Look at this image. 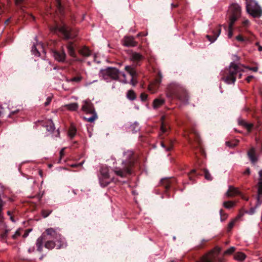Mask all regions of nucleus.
<instances>
[{"instance_id":"obj_1","label":"nucleus","mask_w":262,"mask_h":262,"mask_svg":"<svg viewBox=\"0 0 262 262\" xmlns=\"http://www.w3.org/2000/svg\"><path fill=\"white\" fill-rule=\"evenodd\" d=\"M48 239H54L57 242V249L64 248L67 245L64 242V238L61 234L57 233V232L52 228H48L42 234L37 240L36 247L37 250L41 252L43 248V242Z\"/></svg>"},{"instance_id":"obj_2","label":"nucleus","mask_w":262,"mask_h":262,"mask_svg":"<svg viewBox=\"0 0 262 262\" xmlns=\"http://www.w3.org/2000/svg\"><path fill=\"white\" fill-rule=\"evenodd\" d=\"M166 95L172 100H178L184 103H187L189 95L186 90L178 83H171L167 88Z\"/></svg>"},{"instance_id":"obj_3","label":"nucleus","mask_w":262,"mask_h":262,"mask_svg":"<svg viewBox=\"0 0 262 262\" xmlns=\"http://www.w3.org/2000/svg\"><path fill=\"white\" fill-rule=\"evenodd\" d=\"M126 159L122 162V167H116L113 170L115 174L121 178H125L132 173L133 168L135 163L134 152L127 151L124 153Z\"/></svg>"},{"instance_id":"obj_4","label":"nucleus","mask_w":262,"mask_h":262,"mask_svg":"<svg viewBox=\"0 0 262 262\" xmlns=\"http://www.w3.org/2000/svg\"><path fill=\"white\" fill-rule=\"evenodd\" d=\"M241 16V8L236 3H233L230 6L227 17L229 21V28L228 36L231 38L233 36V26L235 23Z\"/></svg>"},{"instance_id":"obj_5","label":"nucleus","mask_w":262,"mask_h":262,"mask_svg":"<svg viewBox=\"0 0 262 262\" xmlns=\"http://www.w3.org/2000/svg\"><path fill=\"white\" fill-rule=\"evenodd\" d=\"M241 68L234 63L231 62L229 68L223 72L222 79L227 84L234 83L236 80V75L242 71Z\"/></svg>"},{"instance_id":"obj_6","label":"nucleus","mask_w":262,"mask_h":262,"mask_svg":"<svg viewBox=\"0 0 262 262\" xmlns=\"http://www.w3.org/2000/svg\"><path fill=\"white\" fill-rule=\"evenodd\" d=\"M51 30L55 33H60L65 40L73 38L76 35L73 33L72 28L64 23L57 24L55 26L52 27Z\"/></svg>"},{"instance_id":"obj_7","label":"nucleus","mask_w":262,"mask_h":262,"mask_svg":"<svg viewBox=\"0 0 262 262\" xmlns=\"http://www.w3.org/2000/svg\"><path fill=\"white\" fill-rule=\"evenodd\" d=\"M246 11L253 17H260L262 15V9L254 0H246Z\"/></svg>"},{"instance_id":"obj_8","label":"nucleus","mask_w":262,"mask_h":262,"mask_svg":"<svg viewBox=\"0 0 262 262\" xmlns=\"http://www.w3.org/2000/svg\"><path fill=\"white\" fill-rule=\"evenodd\" d=\"M100 75L105 80H118L120 72L115 68L108 67L104 70H102L100 73Z\"/></svg>"},{"instance_id":"obj_9","label":"nucleus","mask_w":262,"mask_h":262,"mask_svg":"<svg viewBox=\"0 0 262 262\" xmlns=\"http://www.w3.org/2000/svg\"><path fill=\"white\" fill-rule=\"evenodd\" d=\"M191 133L194 136V141H193L189 138V143L193 151L196 154V150H199L201 155H204L205 151L202 147V142L198 133L194 129L192 128L191 129Z\"/></svg>"},{"instance_id":"obj_10","label":"nucleus","mask_w":262,"mask_h":262,"mask_svg":"<svg viewBox=\"0 0 262 262\" xmlns=\"http://www.w3.org/2000/svg\"><path fill=\"white\" fill-rule=\"evenodd\" d=\"M101 177L99 178V182L102 187L107 186L113 179H111L108 174V169L107 167H102L100 169Z\"/></svg>"},{"instance_id":"obj_11","label":"nucleus","mask_w":262,"mask_h":262,"mask_svg":"<svg viewBox=\"0 0 262 262\" xmlns=\"http://www.w3.org/2000/svg\"><path fill=\"white\" fill-rule=\"evenodd\" d=\"M162 78V75L161 73L159 72L155 80L150 82L148 85V90L151 93H155L157 92L161 83Z\"/></svg>"},{"instance_id":"obj_12","label":"nucleus","mask_w":262,"mask_h":262,"mask_svg":"<svg viewBox=\"0 0 262 262\" xmlns=\"http://www.w3.org/2000/svg\"><path fill=\"white\" fill-rule=\"evenodd\" d=\"M176 182V180L174 178H164L161 179L160 184L164 188L165 192L167 193L169 188L173 186Z\"/></svg>"},{"instance_id":"obj_13","label":"nucleus","mask_w":262,"mask_h":262,"mask_svg":"<svg viewBox=\"0 0 262 262\" xmlns=\"http://www.w3.org/2000/svg\"><path fill=\"white\" fill-rule=\"evenodd\" d=\"M259 178L257 184V205L262 203V169L258 172Z\"/></svg>"},{"instance_id":"obj_14","label":"nucleus","mask_w":262,"mask_h":262,"mask_svg":"<svg viewBox=\"0 0 262 262\" xmlns=\"http://www.w3.org/2000/svg\"><path fill=\"white\" fill-rule=\"evenodd\" d=\"M81 110L87 114L96 112L93 103L89 100H86L83 101Z\"/></svg>"},{"instance_id":"obj_15","label":"nucleus","mask_w":262,"mask_h":262,"mask_svg":"<svg viewBox=\"0 0 262 262\" xmlns=\"http://www.w3.org/2000/svg\"><path fill=\"white\" fill-rule=\"evenodd\" d=\"M125 70L132 76L130 83L133 86H135L137 83V81L136 80V77L137 76L136 70L134 68L129 66H125Z\"/></svg>"},{"instance_id":"obj_16","label":"nucleus","mask_w":262,"mask_h":262,"mask_svg":"<svg viewBox=\"0 0 262 262\" xmlns=\"http://www.w3.org/2000/svg\"><path fill=\"white\" fill-rule=\"evenodd\" d=\"M53 56L57 61L60 62H64L66 61L67 56L65 51L63 50L54 51L53 52Z\"/></svg>"},{"instance_id":"obj_17","label":"nucleus","mask_w":262,"mask_h":262,"mask_svg":"<svg viewBox=\"0 0 262 262\" xmlns=\"http://www.w3.org/2000/svg\"><path fill=\"white\" fill-rule=\"evenodd\" d=\"M67 48L68 49V53L70 55V56L74 58L75 60L77 61L81 62L82 61L81 59L77 57V55L75 53V48L73 42L69 41L68 43Z\"/></svg>"},{"instance_id":"obj_18","label":"nucleus","mask_w":262,"mask_h":262,"mask_svg":"<svg viewBox=\"0 0 262 262\" xmlns=\"http://www.w3.org/2000/svg\"><path fill=\"white\" fill-rule=\"evenodd\" d=\"M221 26H220L215 30H212V35H207L206 38L208 39L209 41H210L211 42H213L214 41H215L217 39V38L219 36L221 32Z\"/></svg>"},{"instance_id":"obj_19","label":"nucleus","mask_w":262,"mask_h":262,"mask_svg":"<svg viewBox=\"0 0 262 262\" xmlns=\"http://www.w3.org/2000/svg\"><path fill=\"white\" fill-rule=\"evenodd\" d=\"M173 143L174 141L171 138H167L161 141V145L167 151H169L172 148Z\"/></svg>"},{"instance_id":"obj_20","label":"nucleus","mask_w":262,"mask_h":262,"mask_svg":"<svg viewBox=\"0 0 262 262\" xmlns=\"http://www.w3.org/2000/svg\"><path fill=\"white\" fill-rule=\"evenodd\" d=\"M123 41V45L126 47H135L138 45V42L135 40L133 36H125Z\"/></svg>"},{"instance_id":"obj_21","label":"nucleus","mask_w":262,"mask_h":262,"mask_svg":"<svg viewBox=\"0 0 262 262\" xmlns=\"http://www.w3.org/2000/svg\"><path fill=\"white\" fill-rule=\"evenodd\" d=\"M78 53L84 57H89L91 55V50L86 46H83L78 50Z\"/></svg>"},{"instance_id":"obj_22","label":"nucleus","mask_w":262,"mask_h":262,"mask_svg":"<svg viewBox=\"0 0 262 262\" xmlns=\"http://www.w3.org/2000/svg\"><path fill=\"white\" fill-rule=\"evenodd\" d=\"M144 57L140 53L134 52L131 55V59L137 64L138 62L143 60Z\"/></svg>"},{"instance_id":"obj_23","label":"nucleus","mask_w":262,"mask_h":262,"mask_svg":"<svg viewBox=\"0 0 262 262\" xmlns=\"http://www.w3.org/2000/svg\"><path fill=\"white\" fill-rule=\"evenodd\" d=\"M238 124L247 129L248 132H250L253 128V125L252 123H248L243 119L239 120Z\"/></svg>"},{"instance_id":"obj_24","label":"nucleus","mask_w":262,"mask_h":262,"mask_svg":"<svg viewBox=\"0 0 262 262\" xmlns=\"http://www.w3.org/2000/svg\"><path fill=\"white\" fill-rule=\"evenodd\" d=\"M43 243H45V247L49 250L53 249L56 246H57L55 242L50 239L44 241Z\"/></svg>"},{"instance_id":"obj_25","label":"nucleus","mask_w":262,"mask_h":262,"mask_svg":"<svg viewBox=\"0 0 262 262\" xmlns=\"http://www.w3.org/2000/svg\"><path fill=\"white\" fill-rule=\"evenodd\" d=\"M83 77L80 74L78 73L77 75L72 78L66 79V81L69 82H75L77 83H79L82 80Z\"/></svg>"},{"instance_id":"obj_26","label":"nucleus","mask_w":262,"mask_h":262,"mask_svg":"<svg viewBox=\"0 0 262 262\" xmlns=\"http://www.w3.org/2000/svg\"><path fill=\"white\" fill-rule=\"evenodd\" d=\"M239 191L232 186H230L228 191L227 192V195L228 196H232L233 195L239 194Z\"/></svg>"},{"instance_id":"obj_27","label":"nucleus","mask_w":262,"mask_h":262,"mask_svg":"<svg viewBox=\"0 0 262 262\" xmlns=\"http://www.w3.org/2000/svg\"><path fill=\"white\" fill-rule=\"evenodd\" d=\"M165 102V100L162 98H156L153 101L152 106L154 108L156 109L162 105Z\"/></svg>"},{"instance_id":"obj_28","label":"nucleus","mask_w":262,"mask_h":262,"mask_svg":"<svg viewBox=\"0 0 262 262\" xmlns=\"http://www.w3.org/2000/svg\"><path fill=\"white\" fill-rule=\"evenodd\" d=\"M248 155L252 162L257 161V158L255 156V151L254 147L251 148L248 151Z\"/></svg>"},{"instance_id":"obj_29","label":"nucleus","mask_w":262,"mask_h":262,"mask_svg":"<svg viewBox=\"0 0 262 262\" xmlns=\"http://www.w3.org/2000/svg\"><path fill=\"white\" fill-rule=\"evenodd\" d=\"M202 173L198 172L195 169H193L188 174V177L190 181L194 182V177L201 176Z\"/></svg>"},{"instance_id":"obj_30","label":"nucleus","mask_w":262,"mask_h":262,"mask_svg":"<svg viewBox=\"0 0 262 262\" xmlns=\"http://www.w3.org/2000/svg\"><path fill=\"white\" fill-rule=\"evenodd\" d=\"M54 5L56 6L57 9L60 13H62L64 11V7L60 0H54Z\"/></svg>"},{"instance_id":"obj_31","label":"nucleus","mask_w":262,"mask_h":262,"mask_svg":"<svg viewBox=\"0 0 262 262\" xmlns=\"http://www.w3.org/2000/svg\"><path fill=\"white\" fill-rule=\"evenodd\" d=\"M235 260L239 261H243L246 258V255L243 252H237L234 255Z\"/></svg>"},{"instance_id":"obj_32","label":"nucleus","mask_w":262,"mask_h":262,"mask_svg":"<svg viewBox=\"0 0 262 262\" xmlns=\"http://www.w3.org/2000/svg\"><path fill=\"white\" fill-rule=\"evenodd\" d=\"M46 129L49 132H53L55 129L54 124L53 122L51 120L48 121L46 122L45 125Z\"/></svg>"},{"instance_id":"obj_33","label":"nucleus","mask_w":262,"mask_h":262,"mask_svg":"<svg viewBox=\"0 0 262 262\" xmlns=\"http://www.w3.org/2000/svg\"><path fill=\"white\" fill-rule=\"evenodd\" d=\"M90 114H91L92 116L90 117H83L84 119L86 121L92 123L97 119L98 117L96 112L94 113H90Z\"/></svg>"},{"instance_id":"obj_34","label":"nucleus","mask_w":262,"mask_h":262,"mask_svg":"<svg viewBox=\"0 0 262 262\" xmlns=\"http://www.w3.org/2000/svg\"><path fill=\"white\" fill-rule=\"evenodd\" d=\"M126 96L127 98L130 100H134L136 98V93L132 90L128 91L127 92Z\"/></svg>"},{"instance_id":"obj_35","label":"nucleus","mask_w":262,"mask_h":262,"mask_svg":"<svg viewBox=\"0 0 262 262\" xmlns=\"http://www.w3.org/2000/svg\"><path fill=\"white\" fill-rule=\"evenodd\" d=\"M66 107L70 111H76L78 107V104L77 103H72L66 105Z\"/></svg>"},{"instance_id":"obj_36","label":"nucleus","mask_w":262,"mask_h":262,"mask_svg":"<svg viewBox=\"0 0 262 262\" xmlns=\"http://www.w3.org/2000/svg\"><path fill=\"white\" fill-rule=\"evenodd\" d=\"M203 172H204L205 178L207 180L211 181L212 180V177L207 169H204Z\"/></svg>"},{"instance_id":"obj_37","label":"nucleus","mask_w":262,"mask_h":262,"mask_svg":"<svg viewBox=\"0 0 262 262\" xmlns=\"http://www.w3.org/2000/svg\"><path fill=\"white\" fill-rule=\"evenodd\" d=\"M241 215H238L236 219L232 220L231 222H230L229 223L228 227V231H230L232 229V228L233 227L236 221L237 220V219L238 218L241 217Z\"/></svg>"},{"instance_id":"obj_38","label":"nucleus","mask_w":262,"mask_h":262,"mask_svg":"<svg viewBox=\"0 0 262 262\" xmlns=\"http://www.w3.org/2000/svg\"><path fill=\"white\" fill-rule=\"evenodd\" d=\"M76 132V129L75 127H71L70 128L69 132H68V134H69V136H70V137L71 139H72L74 137V136L75 135Z\"/></svg>"},{"instance_id":"obj_39","label":"nucleus","mask_w":262,"mask_h":262,"mask_svg":"<svg viewBox=\"0 0 262 262\" xmlns=\"http://www.w3.org/2000/svg\"><path fill=\"white\" fill-rule=\"evenodd\" d=\"M238 143V140H234L233 141H227L226 142V144L228 146L230 147H234L237 145Z\"/></svg>"},{"instance_id":"obj_40","label":"nucleus","mask_w":262,"mask_h":262,"mask_svg":"<svg viewBox=\"0 0 262 262\" xmlns=\"http://www.w3.org/2000/svg\"><path fill=\"white\" fill-rule=\"evenodd\" d=\"M235 249H236L234 247H231L229 249L224 251V255H231L235 251Z\"/></svg>"},{"instance_id":"obj_41","label":"nucleus","mask_w":262,"mask_h":262,"mask_svg":"<svg viewBox=\"0 0 262 262\" xmlns=\"http://www.w3.org/2000/svg\"><path fill=\"white\" fill-rule=\"evenodd\" d=\"M234 205V203L231 201H227L224 203V206L228 209L231 208Z\"/></svg>"},{"instance_id":"obj_42","label":"nucleus","mask_w":262,"mask_h":262,"mask_svg":"<svg viewBox=\"0 0 262 262\" xmlns=\"http://www.w3.org/2000/svg\"><path fill=\"white\" fill-rule=\"evenodd\" d=\"M52 212V210L43 209L41 211V214L44 218L48 217Z\"/></svg>"},{"instance_id":"obj_43","label":"nucleus","mask_w":262,"mask_h":262,"mask_svg":"<svg viewBox=\"0 0 262 262\" xmlns=\"http://www.w3.org/2000/svg\"><path fill=\"white\" fill-rule=\"evenodd\" d=\"M31 52L36 56H39L40 55V53L37 49L36 46L34 45L32 47Z\"/></svg>"},{"instance_id":"obj_44","label":"nucleus","mask_w":262,"mask_h":262,"mask_svg":"<svg viewBox=\"0 0 262 262\" xmlns=\"http://www.w3.org/2000/svg\"><path fill=\"white\" fill-rule=\"evenodd\" d=\"M23 0H15V4L19 7L20 11L22 13H24V9L23 6L21 5V3H23Z\"/></svg>"},{"instance_id":"obj_45","label":"nucleus","mask_w":262,"mask_h":262,"mask_svg":"<svg viewBox=\"0 0 262 262\" xmlns=\"http://www.w3.org/2000/svg\"><path fill=\"white\" fill-rule=\"evenodd\" d=\"M168 128L167 127V126L164 124L163 122H162L161 125V130L163 134H165Z\"/></svg>"},{"instance_id":"obj_46","label":"nucleus","mask_w":262,"mask_h":262,"mask_svg":"<svg viewBox=\"0 0 262 262\" xmlns=\"http://www.w3.org/2000/svg\"><path fill=\"white\" fill-rule=\"evenodd\" d=\"M220 213L221 215V220L222 221H223L227 217V214L224 212L223 209L220 210Z\"/></svg>"},{"instance_id":"obj_47","label":"nucleus","mask_w":262,"mask_h":262,"mask_svg":"<svg viewBox=\"0 0 262 262\" xmlns=\"http://www.w3.org/2000/svg\"><path fill=\"white\" fill-rule=\"evenodd\" d=\"M10 230L6 229L5 231L1 234V237L3 239H6L8 236Z\"/></svg>"},{"instance_id":"obj_48","label":"nucleus","mask_w":262,"mask_h":262,"mask_svg":"<svg viewBox=\"0 0 262 262\" xmlns=\"http://www.w3.org/2000/svg\"><path fill=\"white\" fill-rule=\"evenodd\" d=\"M200 262H212V260L208 256H204L201 258Z\"/></svg>"},{"instance_id":"obj_49","label":"nucleus","mask_w":262,"mask_h":262,"mask_svg":"<svg viewBox=\"0 0 262 262\" xmlns=\"http://www.w3.org/2000/svg\"><path fill=\"white\" fill-rule=\"evenodd\" d=\"M260 204H261V203L259 205L257 206V196H256V204L254 207L251 208V209H250V211H249V213L250 214H253L255 212V209L257 207H258V206H259Z\"/></svg>"},{"instance_id":"obj_50","label":"nucleus","mask_w":262,"mask_h":262,"mask_svg":"<svg viewBox=\"0 0 262 262\" xmlns=\"http://www.w3.org/2000/svg\"><path fill=\"white\" fill-rule=\"evenodd\" d=\"M256 147L257 148H259L260 151L262 152V142L259 140L257 138H256Z\"/></svg>"},{"instance_id":"obj_51","label":"nucleus","mask_w":262,"mask_h":262,"mask_svg":"<svg viewBox=\"0 0 262 262\" xmlns=\"http://www.w3.org/2000/svg\"><path fill=\"white\" fill-rule=\"evenodd\" d=\"M140 97L142 101H145L147 99L148 95L145 93H142L140 95Z\"/></svg>"},{"instance_id":"obj_52","label":"nucleus","mask_w":262,"mask_h":262,"mask_svg":"<svg viewBox=\"0 0 262 262\" xmlns=\"http://www.w3.org/2000/svg\"><path fill=\"white\" fill-rule=\"evenodd\" d=\"M21 234L20 230H17L16 231L15 234L12 235V238L15 239L17 238V237L19 236Z\"/></svg>"},{"instance_id":"obj_53","label":"nucleus","mask_w":262,"mask_h":262,"mask_svg":"<svg viewBox=\"0 0 262 262\" xmlns=\"http://www.w3.org/2000/svg\"><path fill=\"white\" fill-rule=\"evenodd\" d=\"M132 127L133 128L132 129V130L133 131H134L135 132H137V130H138L139 129V125H138V124L137 123H135L134 124L133 126H132Z\"/></svg>"},{"instance_id":"obj_54","label":"nucleus","mask_w":262,"mask_h":262,"mask_svg":"<svg viewBox=\"0 0 262 262\" xmlns=\"http://www.w3.org/2000/svg\"><path fill=\"white\" fill-rule=\"evenodd\" d=\"M26 16L27 17V19H31L33 20H35V17H34V16H33V15H32V14H29V13H26V14L25 15L24 17H26Z\"/></svg>"},{"instance_id":"obj_55","label":"nucleus","mask_w":262,"mask_h":262,"mask_svg":"<svg viewBox=\"0 0 262 262\" xmlns=\"http://www.w3.org/2000/svg\"><path fill=\"white\" fill-rule=\"evenodd\" d=\"M51 100H52V98L50 97H48L47 98L46 101L45 102V106H47L49 105L51 103Z\"/></svg>"},{"instance_id":"obj_56","label":"nucleus","mask_w":262,"mask_h":262,"mask_svg":"<svg viewBox=\"0 0 262 262\" xmlns=\"http://www.w3.org/2000/svg\"><path fill=\"white\" fill-rule=\"evenodd\" d=\"M236 40H237L239 41L243 42L244 41L245 39L244 37L241 35H239L236 37Z\"/></svg>"},{"instance_id":"obj_57","label":"nucleus","mask_w":262,"mask_h":262,"mask_svg":"<svg viewBox=\"0 0 262 262\" xmlns=\"http://www.w3.org/2000/svg\"><path fill=\"white\" fill-rule=\"evenodd\" d=\"M243 174L245 175H249L250 174V169L249 168H247L243 172Z\"/></svg>"},{"instance_id":"obj_58","label":"nucleus","mask_w":262,"mask_h":262,"mask_svg":"<svg viewBox=\"0 0 262 262\" xmlns=\"http://www.w3.org/2000/svg\"><path fill=\"white\" fill-rule=\"evenodd\" d=\"M249 24V21L248 19H246L242 22V25L244 27H247Z\"/></svg>"},{"instance_id":"obj_59","label":"nucleus","mask_w":262,"mask_h":262,"mask_svg":"<svg viewBox=\"0 0 262 262\" xmlns=\"http://www.w3.org/2000/svg\"><path fill=\"white\" fill-rule=\"evenodd\" d=\"M4 7V5L0 3V14H2L4 12L3 8Z\"/></svg>"},{"instance_id":"obj_60","label":"nucleus","mask_w":262,"mask_h":262,"mask_svg":"<svg viewBox=\"0 0 262 262\" xmlns=\"http://www.w3.org/2000/svg\"><path fill=\"white\" fill-rule=\"evenodd\" d=\"M253 77H254L253 76H249L246 78V80L247 81V82L249 83L251 79L253 78Z\"/></svg>"},{"instance_id":"obj_61","label":"nucleus","mask_w":262,"mask_h":262,"mask_svg":"<svg viewBox=\"0 0 262 262\" xmlns=\"http://www.w3.org/2000/svg\"><path fill=\"white\" fill-rule=\"evenodd\" d=\"M64 149L63 148L60 151V159H61V158L62 157V156H64Z\"/></svg>"},{"instance_id":"obj_62","label":"nucleus","mask_w":262,"mask_h":262,"mask_svg":"<svg viewBox=\"0 0 262 262\" xmlns=\"http://www.w3.org/2000/svg\"><path fill=\"white\" fill-rule=\"evenodd\" d=\"M255 45L258 46L259 51H262V46L259 45V42H256Z\"/></svg>"},{"instance_id":"obj_63","label":"nucleus","mask_w":262,"mask_h":262,"mask_svg":"<svg viewBox=\"0 0 262 262\" xmlns=\"http://www.w3.org/2000/svg\"><path fill=\"white\" fill-rule=\"evenodd\" d=\"M250 69L254 72H257L258 70V68L257 67H253L250 68Z\"/></svg>"},{"instance_id":"obj_64","label":"nucleus","mask_w":262,"mask_h":262,"mask_svg":"<svg viewBox=\"0 0 262 262\" xmlns=\"http://www.w3.org/2000/svg\"><path fill=\"white\" fill-rule=\"evenodd\" d=\"M215 249H216V251L217 252V253H220L221 252V248H220V247H217L215 248Z\"/></svg>"}]
</instances>
